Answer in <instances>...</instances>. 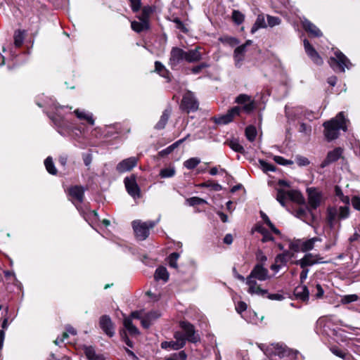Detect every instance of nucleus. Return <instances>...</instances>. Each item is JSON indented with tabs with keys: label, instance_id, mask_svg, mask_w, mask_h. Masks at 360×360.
Returning a JSON list of instances; mask_svg holds the SVG:
<instances>
[{
	"label": "nucleus",
	"instance_id": "nucleus-16",
	"mask_svg": "<svg viewBox=\"0 0 360 360\" xmlns=\"http://www.w3.org/2000/svg\"><path fill=\"white\" fill-rule=\"evenodd\" d=\"M303 43L305 52L309 56V57L316 65H321L323 63V60L321 57L319 56V54L315 50V49L311 45L309 41L307 39H304Z\"/></svg>",
	"mask_w": 360,
	"mask_h": 360
},
{
	"label": "nucleus",
	"instance_id": "nucleus-29",
	"mask_svg": "<svg viewBox=\"0 0 360 360\" xmlns=\"http://www.w3.org/2000/svg\"><path fill=\"white\" fill-rule=\"evenodd\" d=\"M123 323L124 328L127 330L131 335L135 336L139 334L138 328L134 325H133L130 317L125 318L124 319Z\"/></svg>",
	"mask_w": 360,
	"mask_h": 360
},
{
	"label": "nucleus",
	"instance_id": "nucleus-13",
	"mask_svg": "<svg viewBox=\"0 0 360 360\" xmlns=\"http://www.w3.org/2000/svg\"><path fill=\"white\" fill-rule=\"evenodd\" d=\"M321 194L314 188L308 189V207L307 210L312 214L313 210H316L321 203Z\"/></svg>",
	"mask_w": 360,
	"mask_h": 360
},
{
	"label": "nucleus",
	"instance_id": "nucleus-19",
	"mask_svg": "<svg viewBox=\"0 0 360 360\" xmlns=\"http://www.w3.org/2000/svg\"><path fill=\"white\" fill-rule=\"evenodd\" d=\"M294 295L296 300L302 302H307L309 300V292L306 285H299L295 288Z\"/></svg>",
	"mask_w": 360,
	"mask_h": 360
},
{
	"label": "nucleus",
	"instance_id": "nucleus-26",
	"mask_svg": "<svg viewBox=\"0 0 360 360\" xmlns=\"http://www.w3.org/2000/svg\"><path fill=\"white\" fill-rule=\"evenodd\" d=\"M288 198L292 202L297 204H303L304 202V198L302 193L297 190L288 191Z\"/></svg>",
	"mask_w": 360,
	"mask_h": 360
},
{
	"label": "nucleus",
	"instance_id": "nucleus-24",
	"mask_svg": "<svg viewBox=\"0 0 360 360\" xmlns=\"http://www.w3.org/2000/svg\"><path fill=\"white\" fill-rule=\"evenodd\" d=\"M170 115H171V109L170 108H167L165 109L161 117H160V120L158 121V122L156 124L155 128L156 129H162L165 127L167 122H168V120L170 117Z\"/></svg>",
	"mask_w": 360,
	"mask_h": 360
},
{
	"label": "nucleus",
	"instance_id": "nucleus-44",
	"mask_svg": "<svg viewBox=\"0 0 360 360\" xmlns=\"http://www.w3.org/2000/svg\"><path fill=\"white\" fill-rule=\"evenodd\" d=\"M24 38V32L21 30H17L14 34V44L15 46L20 47L23 43Z\"/></svg>",
	"mask_w": 360,
	"mask_h": 360
},
{
	"label": "nucleus",
	"instance_id": "nucleus-32",
	"mask_svg": "<svg viewBox=\"0 0 360 360\" xmlns=\"http://www.w3.org/2000/svg\"><path fill=\"white\" fill-rule=\"evenodd\" d=\"M74 112L79 120H86L91 125H94V120L91 114L79 110H75Z\"/></svg>",
	"mask_w": 360,
	"mask_h": 360
},
{
	"label": "nucleus",
	"instance_id": "nucleus-7",
	"mask_svg": "<svg viewBox=\"0 0 360 360\" xmlns=\"http://www.w3.org/2000/svg\"><path fill=\"white\" fill-rule=\"evenodd\" d=\"M235 103L238 105L234 106L233 108H239V115L241 112H243L246 114H250L256 108L255 101L251 98L250 96L245 94H239L236 98Z\"/></svg>",
	"mask_w": 360,
	"mask_h": 360
},
{
	"label": "nucleus",
	"instance_id": "nucleus-2",
	"mask_svg": "<svg viewBox=\"0 0 360 360\" xmlns=\"http://www.w3.org/2000/svg\"><path fill=\"white\" fill-rule=\"evenodd\" d=\"M349 120H347L343 112H339L334 118L323 123L324 127V136L328 141H331L338 138L340 135V130L344 131L347 130V123Z\"/></svg>",
	"mask_w": 360,
	"mask_h": 360
},
{
	"label": "nucleus",
	"instance_id": "nucleus-21",
	"mask_svg": "<svg viewBox=\"0 0 360 360\" xmlns=\"http://www.w3.org/2000/svg\"><path fill=\"white\" fill-rule=\"evenodd\" d=\"M246 52L245 45H241L238 46L233 52V58L235 61V65L240 68L241 63L245 58V53Z\"/></svg>",
	"mask_w": 360,
	"mask_h": 360
},
{
	"label": "nucleus",
	"instance_id": "nucleus-57",
	"mask_svg": "<svg viewBox=\"0 0 360 360\" xmlns=\"http://www.w3.org/2000/svg\"><path fill=\"white\" fill-rule=\"evenodd\" d=\"M264 297H266L268 299L271 300H282L284 299V296L280 293H269L265 294Z\"/></svg>",
	"mask_w": 360,
	"mask_h": 360
},
{
	"label": "nucleus",
	"instance_id": "nucleus-4",
	"mask_svg": "<svg viewBox=\"0 0 360 360\" xmlns=\"http://www.w3.org/2000/svg\"><path fill=\"white\" fill-rule=\"evenodd\" d=\"M328 63L330 68L337 72H345V69L349 70L352 67L349 58L339 50L334 52V56L330 57Z\"/></svg>",
	"mask_w": 360,
	"mask_h": 360
},
{
	"label": "nucleus",
	"instance_id": "nucleus-61",
	"mask_svg": "<svg viewBox=\"0 0 360 360\" xmlns=\"http://www.w3.org/2000/svg\"><path fill=\"white\" fill-rule=\"evenodd\" d=\"M120 336L128 347H133V342L129 339L125 330L120 331Z\"/></svg>",
	"mask_w": 360,
	"mask_h": 360
},
{
	"label": "nucleus",
	"instance_id": "nucleus-46",
	"mask_svg": "<svg viewBox=\"0 0 360 360\" xmlns=\"http://www.w3.org/2000/svg\"><path fill=\"white\" fill-rule=\"evenodd\" d=\"M84 352L88 360H93L96 356H98V354H96L92 346H84Z\"/></svg>",
	"mask_w": 360,
	"mask_h": 360
},
{
	"label": "nucleus",
	"instance_id": "nucleus-23",
	"mask_svg": "<svg viewBox=\"0 0 360 360\" xmlns=\"http://www.w3.org/2000/svg\"><path fill=\"white\" fill-rule=\"evenodd\" d=\"M294 257V253L290 250H284L282 253L278 254L275 257L276 262H280L284 266Z\"/></svg>",
	"mask_w": 360,
	"mask_h": 360
},
{
	"label": "nucleus",
	"instance_id": "nucleus-12",
	"mask_svg": "<svg viewBox=\"0 0 360 360\" xmlns=\"http://www.w3.org/2000/svg\"><path fill=\"white\" fill-rule=\"evenodd\" d=\"M180 327L184 330L188 341L196 343L200 340V336L195 333L194 326L191 323L187 321H181Z\"/></svg>",
	"mask_w": 360,
	"mask_h": 360
},
{
	"label": "nucleus",
	"instance_id": "nucleus-43",
	"mask_svg": "<svg viewBox=\"0 0 360 360\" xmlns=\"http://www.w3.org/2000/svg\"><path fill=\"white\" fill-rule=\"evenodd\" d=\"M200 162V160L198 158H191L186 160L184 165L188 169H193L196 167Z\"/></svg>",
	"mask_w": 360,
	"mask_h": 360
},
{
	"label": "nucleus",
	"instance_id": "nucleus-33",
	"mask_svg": "<svg viewBox=\"0 0 360 360\" xmlns=\"http://www.w3.org/2000/svg\"><path fill=\"white\" fill-rule=\"evenodd\" d=\"M266 26H267V25L265 22L264 16L263 15H259L257 18V20H256L255 24L253 25V26L251 29V32L254 33L258 29L266 27Z\"/></svg>",
	"mask_w": 360,
	"mask_h": 360
},
{
	"label": "nucleus",
	"instance_id": "nucleus-20",
	"mask_svg": "<svg viewBox=\"0 0 360 360\" xmlns=\"http://www.w3.org/2000/svg\"><path fill=\"white\" fill-rule=\"evenodd\" d=\"M302 24L303 28L314 37H319L322 36V32L321 30L307 19L302 20Z\"/></svg>",
	"mask_w": 360,
	"mask_h": 360
},
{
	"label": "nucleus",
	"instance_id": "nucleus-28",
	"mask_svg": "<svg viewBox=\"0 0 360 360\" xmlns=\"http://www.w3.org/2000/svg\"><path fill=\"white\" fill-rule=\"evenodd\" d=\"M154 278L155 281L162 280L167 282L169 279V274L166 268L160 266L158 267L155 272Z\"/></svg>",
	"mask_w": 360,
	"mask_h": 360
},
{
	"label": "nucleus",
	"instance_id": "nucleus-31",
	"mask_svg": "<svg viewBox=\"0 0 360 360\" xmlns=\"http://www.w3.org/2000/svg\"><path fill=\"white\" fill-rule=\"evenodd\" d=\"M320 238L314 237L307 240H302V252H307L312 250L316 241H320Z\"/></svg>",
	"mask_w": 360,
	"mask_h": 360
},
{
	"label": "nucleus",
	"instance_id": "nucleus-58",
	"mask_svg": "<svg viewBox=\"0 0 360 360\" xmlns=\"http://www.w3.org/2000/svg\"><path fill=\"white\" fill-rule=\"evenodd\" d=\"M130 1V6L131 10L134 12H137L140 10L141 6V0H129Z\"/></svg>",
	"mask_w": 360,
	"mask_h": 360
},
{
	"label": "nucleus",
	"instance_id": "nucleus-11",
	"mask_svg": "<svg viewBox=\"0 0 360 360\" xmlns=\"http://www.w3.org/2000/svg\"><path fill=\"white\" fill-rule=\"evenodd\" d=\"M186 51L179 47H173L170 51L169 65L174 69L180 63L185 60Z\"/></svg>",
	"mask_w": 360,
	"mask_h": 360
},
{
	"label": "nucleus",
	"instance_id": "nucleus-10",
	"mask_svg": "<svg viewBox=\"0 0 360 360\" xmlns=\"http://www.w3.org/2000/svg\"><path fill=\"white\" fill-rule=\"evenodd\" d=\"M323 260V257H320L319 255H313L311 253L306 254L303 258L296 262L297 264H299L302 269L306 268L309 266H312L315 264H323L325 263Z\"/></svg>",
	"mask_w": 360,
	"mask_h": 360
},
{
	"label": "nucleus",
	"instance_id": "nucleus-60",
	"mask_svg": "<svg viewBox=\"0 0 360 360\" xmlns=\"http://www.w3.org/2000/svg\"><path fill=\"white\" fill-rule=\"evenodd\" d=\"M274 160L279 164V165H290V164H292V162L290 161V160H287L285 159H284L283 157L281 156H278V155H276L274 157Z\"/></svg>",
	"mask_w": 360,
	"mask_h": 360
},
{
	"label": "nucleus",
	"instance_id": "nucleus-39",
	"mask_svg": "<svg viewBox=\"0 0 360 360\" xmlns=\"http://www.w3.org/2000/svg\"><path fill=\"white\" fill-rule=\"evenodd\" d=\"M257 136V129L255 127L250 125L245 129V136L248 141L252 142L255 141Z\"/></svg>",
	"mask_w": 360,
	"mask_h": 360
},
{
	"label": "nucleus",
	"instance_id": "nucleus-55",
	"mask_svg": "<svg viewBox=\"0 0 360 360\" xmlns=\"http://www.w3.org/2000/svg\"><path fill=\"white\" fill-rule=\"evenodd\" d=\"M268 25L270 27H274L280 25L281 20L278 17L271 16L269 15H266Z\"/></svg>",
	"mask_w": 360,
	"mask_h": 360
},
{
	"label": "nucleus",
	"instance_id": "nucleus-30",
	"mask_svg": "<svg viewBox=\"0 0 360 360\" xmlns=\"http://www.w3.org/2000/svg\"><path fill=\"white\" fill-rule=\"evenodd\" d=\"M131 27L134 31L141 32L143 30H148L149 28V25L146 20H142L141 22H131Z\"/></svg>",
	"mask_w": 360,
	"mask_h": 360
},
{
	"label": "nucleus",
	"instance_id": "nucleus-64",
	"mask_svg": "<svg viewBox=\"0 0 360 360\" xmlns=\"http://www.w3.org/2000/svg\"><path fill=\"white\" fill-rule=\"evenodd\" d=\"M296 162L300 166H307L309 164V161L307 158L299 156L296 158Z\"/></svg>",
	"mask_w": 360,
	"mask_h": 360
},
{
	"label": "nucleus",
	"instance_id": "nucleus-15",
	"mask_svg": "<svg viewBox=\"0 0 360 360\" xmlns=\"http://www.w3.org/2000/svg\"><path fill=\"white\" fill-rule=\"evenodd\" d=\"M99 325L103 331L109 337H112L115 335L114 325L109 316L103 315L101 316Z\"/></svg>",
	"mask_w": 360,
	"mask_h": 360
},
{
	"label": "nucleus",
	"instance_id": "nucleus-36",
	"mask_svg": "<svg viewBox=\"0 0 360 360\" xmlns=\"http://www.w3.org/2000/svg\"><path fill=\"white\" fill-rule=\"evenodd\" d=\"M219 40L224 44L229 45L230 46H235L238 45L240 41L238 39L229 36H222Z\"/></svg>",
	"mask_w": 360,
	"mask_h": 360
},
{
	"label": "nucleus",
	"instance_id": "nucleus-50",
	"mask_svg": "<svg viewBox=\"0 0 360 360\" xmlns=\"http://www.w3.org/2000/svg\"><path fill=\"white\" fill-rule=\"evenodd\" d=\"M259 162L261 169L264 172H274L276 170V167L274 165L269 164L264 160H259Z\"/></svg>",
	"mask_w": 360,
	"mask_h": 360
},
{
	"label": "nucleus",
	"instance_id": "nucleus-6",
	"mask_svg": "<svg viewBox=\"0 0 360 360\" xmlns=\"http://www.w3.org/2000/svg\"><path fill=\"white\" fill-rule=\"evenodd\" d=\"M156 221H141V220H135L132 222V227L136 238L139 240H146L150 233V229H153L158 222Z\"/></svg>",
	"mask_w": 360,
	"mask_h": 360
},
{
	"label": "nucleus",
	"instance_id": "nucleus-45",
	"mask_svg": "<svg viewBox=\"0 0 360 360\" xmlns=\"http://www.w3.org/2000/svg\"><path fill=\"white\" fill-rule=\"evenodd\" d=\"M84 352L88 360H93L96 356H98V354H96L92 346H84Z\"/></svg>",
	"mask_w": 360,
	"mask_h": 360
},
{
	"label": "nucleus",
	"instance_id": "nucleus-37",
	"mask_svg": "<svg viewBox=\"0 0 360 360\" xmlns=\"http://www.w3.org/2000/svg\"><path fill=\"white\" fill-rule=\"evenodd\" d=\"M44 165L46 167L47 172L49 174H51L52 175H56L57 174V169L55 167L52 158H51V157L46 158V160H44Z\"/></svg>",
	"mask_w": 360,
	"mask_h": 360
},
{
	"label": "nucleus",
	"instance_id": "nucleus-49",
	"mask_svg": "<svg viewBox=\"0 0 360 360\" xmlns=\"http://www.w3.org/2000/svg\"><path fill=\"white\" fill-rule=\"evenodd\" d=\"M8 318H5L1 324L2 330H0V349H1L4 345V341L5 338L4 330L8 328Z\"/></svg>",
	"mask_w": 360,
	"mask_h": 360
},
{
	"label": "nucleus",
	"instance_id": "nucleus-51",
	"mask_svg": "<svg viewBox=\"0 0 360 360\" xmlns=\"http://www.w3.org/2000/svg\"><path fill=\"white\" fill-rule=\"evenodd\" d=\"M359 299V297L355 295H347L341 297L340 302L343 304H349L353 302H356Z\"/></svg>",
	"mask_w": 360,
	"mask_h": 360
},
{
	"label": "nucleus",
	"instance_id": "nucleus-54",
	"mask_svg": "<svg viewBox=\"0 0 360 360\" xmlns=\"http://www.w3.org/2000/svg\"><path fill=\"white\" fill-rule=\"evenodd\" d=\"M232 19L237 25H240L244 20V15L238 11H233L232 13Z\"/></svg>",
	"mask_w": 360,
	"mask_h": 360
},
{
	"label": "nucleus",
	"instance_id": "nucleus-8",
	"mask_svg": "<svg viewBox=\"0 0 360 360\" xmlns=\"http://www.w3.org/2000/svg\"><path fill=\"white\" fill-rule=\"evenodd\" d=\"M198 106L199 103L194 94L191 91H186L183 96L180 108L183 111L189 113L196 111L198 109Z\"/></svg>",
	"mask_w": 360,
	"mask_h": 360
},
{
	"label": "nucleus",
	"instance_id": "nucleus-48",
	"mask_svg": "<svg viewBox=\"0 0 360 360\" xmlns=\"http://www.w3.org/2000/svg\"><path fill=\"white\" fill-rule=\"evenodd\" d=\"M186 202L190 206H195V205H198L207 203V202L205 200L200 198L199 197H192V198H188L186 200Z\"/></svg>",
	"mask_w": 360,
	"mask_h": 360
},
{
	"label": "nucleus",
	"instance_id": "nucleus-42",
	"mask_svg": "<svg viewBox=\"0 0 360 360\" xmlns=\"http://www.w3.org/2000/svg\"><path fill=\"white\" fill-rule=\"evenodd\" d=\"M198 186L200 188H212L214 191H219L222 190V186L220 184L217 183H214L210 181L201 183L198 184Z\"/></svg>",
	"mask_w": 360,
	"mask_h": 360
},
{
	"label": "nucleus",
	"instance_id": "nucleus-38",
	"mask_svg": "<svg viewBox=\"0 0 360 360\" xmlns=\"http://www.w3.org/2000/svg\"><path fill=\"white\" fill-rule=\"evenodd\" d=\"M288 199V191H285L283 189L277 190L276 200L283 207L285 206L286 200Z\"/></svg>",
	"mask_w": 360,
	"mask_h": 360
},
{
	"label": "nucleus",
	"instance_id": "nucleus-41",
	"mask_svg": "<svg viewBox=\"0 0 360 360\" xmlns=\"http://www.w3.org/2000/svg\"><path fill=\"white\" fill-rule=\"evenodd\" d=\"M290 251L294 252H302V240H295L289 243Z\"/></svg>",
	"mask_w": 360,
	"mask_h": 360
},
{
	"label": "nucleus",
	"instance_id": "nucleus-9",
	"mask_svg": "<svg viewBox=\"0 0 360 360\" xmlns=\"http://www.w3.org/2000/svg\"><path fill=\"white\" fill-rule=\"evenodd\" d=\"M124 185L128 193L134 199L141 197L140 188L136 181V177L131 175L129 177H126L124 180Z\"/></svg>",
	"mask_w": 360,
	"mask_h": 360
},
{
	"label": "nucleus",
	"instance_id": "nucleus-53",
	"mask_svg": "<svg viewBox=\"0 0 360 360\" xmlns=\"http://www.w3.org/2000/svg\"><path fill=\"white\" fill-rule=\"evenodd\" d=\"M175 174V169L174 167L164 168L161 169L160 176L162 178H169Z\"/></svg>",
	"mask_w": 360,
	"mask_h": 360
},
{
	"label": "nucleus",
	"instance_id": "nucleus-27",
	"mask_svg": "<svg viewBox=\"0 0 360 360\" xmlns=\"http://www.w3.org/2000/svg\"><path fill=\"white\" fill-rule=\"evenodd\" d=\"M161 347L165 349H172L174 350L179 349L184 347V343L182 340L181 341H165L161 343Z\"/></svg>",
	"mask_w": 360,
	"mask_h": 360
},
{
	"label": "nucleus",
	"instance_id": "nucleus-52",
	"mask_svg": "<svg viewBox=\"0 0 360 360\" xmlns=\"http://www.w3.org/2000/svg\"><path fill=\"white\" fill-rule=\"evenodd\" d=\"M179 257V254L177 252H173L169 255L168 257V263L169 265L174 269H176L178 267L177 266V260Z\"/></svg>",
	"mask_w": 360,
	"mask_h": 360
},
{
	"label": "nucleus",
	"instance_id": "nucleus-1",
	"mask_svg": "<svg viewBox=\"0 0 360 360\" xmlns=\"http://www.w3.org/2000/svg\"><path fill=\"white\" fill-rule=\"evenodd\" d=\"M270 278L268 269L263 264H257L246 278V284L248 285V292L250 295L264 296L267 294V290L262 289L257 284V280L264 281Z\"/></svg>",
	"mask_w": 360,
	"mask_h": 360
},
{
	"label": "nucleus",
	"instance_id": "nucleus-25",
	"mask_svg": "<svg viewBox=\"0 0 360 360\" xmlns=\"http://www.w3.org/2000/svg\"><path fill=\"white\" fill-rule=\"evenodd\" d=\"M228 145L235 152L244 154L245 153L244 147L240 143L239 141L236 139L226 140L224 143Z\"/></svg>",
	"mask_w": 360,
	"mask_h": 360
},
{
	"label": "nucleus",
	"instance_id": "nucleus-34",
	"mask_svg": "<svg viewBox=\"0 0 360 360\" xmlns=\"http://www.w3.org/2000/svg\"><path fill=\"white\" fill-rule=\"evenodd\" d=\"M260 217L264 223L270 228L272 232L276 235H281V231L271 223L269 217L262 211H260Z\"/></svg>",
	"mask_w": 360,
	"mask_h": 360
},
{
	"label": "nucleus",
	"instance_id": "nucleus-59",
	"mask_svg": "<svg viewBox=\"0 0 360 360\" xmlns=\"http://www.w3.org/2000/svg\"><path fill=\"white\" fill-rule=\"evenodd\" d=\"M114 130H115V132L116 134L121 133V125H120V124H114L112 126L108 127V134H110L111 136L113 135Z\"/></svg>",
	"mask_w": 360,
	"mask_h": 360
},
{
	"label": "nucleus",
	"instance_id": "nucleus-3",
	"mask_svg": "<svg viewBox=\"0 0 360 360\" xmlns=\"http://www.w3.org/2000/svg\"><path fill=\"white\" fill-rule=\"evenodd\" d=\"M266 352L270 356L271 360H299V356L302 357L297 351L291 350L278 344L271 345Z\"/></svg>",
	"mask_w": 360,
	"mask_h": 360
},
{
	"label": "nucleus",
	"instance_id": "nucleus-14",
	"mask_svg": "<svg viewBox=\"0 0 360 360\" xmlns=\"http://www.w3.org/2000/svg\"><path fill=\"white\" fill-rule=\"evenodd\" d=\"M236 115H239V108H232L225 115L214 117V120L217 124H226L232 122L233 117Z\"/></svg>",
	"mask_w": 360,
	"mask_h": 360
},
{
	"label": "nucleus",
	"instance_id": "nucleus-22",
	"mask_svg": "<svg viewBox=\"0 0 360 360\" xmlns=\"http://www.w3.org/2000/svg\"><path fill=\"white\" fill-rule=\"evenodd\" d=\"M202 58V55L198 48L186 51L185 60L188 63H195Z\"/></svg>",
	"mask_w": 360,
	"mask_h": 360
},
{
	"label": "nucleus",
	"instance_id": "nucleus-18",
	"mask_svg": "<svg viewBox=\"0 0 360 360\" xmlns=\"http://www.w3.org/2000/svg\"><path fill=\"white\" fill-rule=\"evenodd\" d=\"M137 158L131 157L121 161L116 167V169L120 173H123L131 170L137 165Z\"/></svg>",
	"mask_w": 360,
	"mask_h": 360
},
{
	"label": "nucleus",
	"instance_id": "nucleus-63",
	"mask_svg": "<svg viewBox=\"0 0 360 360\" xmlns=\"http://www.w3.org/2000/svg\"><path fill=\"white\" fill-rule=\"evenodd\" d=\"M351 201L353 207L355 210L360 211V198L359 196H354Z\"/></svg>",
	"mask_w": 360,
	"mask_h": 360
},
{
	"label": "nucleus",
	"instance_id": "nucleus-56",
	"mask_svg": "<svg viewBox=\"0 0 360 360\" xmlns=\"http://www.w3.org/2000/svg\"><path fill=\"white\" fill-rule=\"evenodd\" d=\"M330 351L333 354H334L335 356L340 357L342 359H346L347 356V353H346L345 351L339 349L338 347H334L330 348Z\"/></svg>",
	"mask_w": 360,
	"mask_h": 360
},
{
	"label": "nucleus",
	"instance_id": "nucleus-35",
	"mask_svg": "<svg viewBox=\"0 0 360 360\" xmlns=\"http://www.w3.org/2000/svg\"><path fill=\"white\" fill-rule=\"evenodd\" d=\"M342 153V150L340 148H336L334 150L328 152L327 155L328 161L331 162L337 161L340 158Z\"/></svg>",
	"mask_w": 360,
	"mask_h": 360
},
{
	"label": "nucleus",
	"instance_id": "nucleus-5",
	"mask_svg": "<svg viewBox=\"0 0 360 360\" xmlns=\"http://www.w3.org/2000/svg\"><path fill=\"white\" fill-rule=\"evenodd\" d=\"M349 213V207L347 205L330 207L327 209L328 223L330 227H333L338 221L347 219Z\"/></svg>",
	"mask_w": 360,
	"mask_h": 360
},
{
	"label": "nucleus",
	"instance_id": "nucleus-40",
	"mask_svg": "<svg viewBox=\"0 0 360 360\" xmlns=\"http://www.w3.org/2000/svg\"><path fill=\"white\" fill-rule=\"evenodd\" d=\"M335 193L336 197H338L340 201L345 203V205L349 206V198L347 195H344L342 189L338 186L335 187Z\"/></svg>",
	"mask_w": 360,
	"mask_h": 360
},
{
	"label": "nucleus",
	"instance_id": "nucleus-17",
	"mask_svg": "<svg viewBox=\"0 0 360 360\" xmlns=\"http://www.w3.org/2000/svg\"><path fill=\"white\" fill-rule=\"evenodd\" d=\"M68 193L74 204L82 203L83 202L84 189L82 186H75L70 187Z\"/></svg>",
	"mask_w": 360,
	"mask_h": 360
},
{
	"label": "nucleus",
	"instance_id": "nucleus-62",
	"mask_svg": "<svg viewBox=\"0 0 360 360\" xmlns=\"http://www.w3.org/2000/svg\"><path fill=\"white\" fill-rule=\"evenodd\" d=\"M160 314L158 311H150L146 314V317L151 321V323H153V321L156 320L160 317Z\"/></svg>",
	"mask_w": 360,
	"mask_h": 360
},
{
	"label": "nucleus",
	"instance_id": "nucleus-47",
	"mask_svg": "<svg viewBox=\"0 0 360 360\" xmlns=\"http://www.w3.org/2000/svg\"><path fill=\"white\" fill-rule=\"evenodd\" d=\"M155 70L163 77H168L169 72L165 69V66L159 61L155 63Z\"/></svg>",
	"mask_w": 360,
	"mask_h": 360
}]
</instances>
